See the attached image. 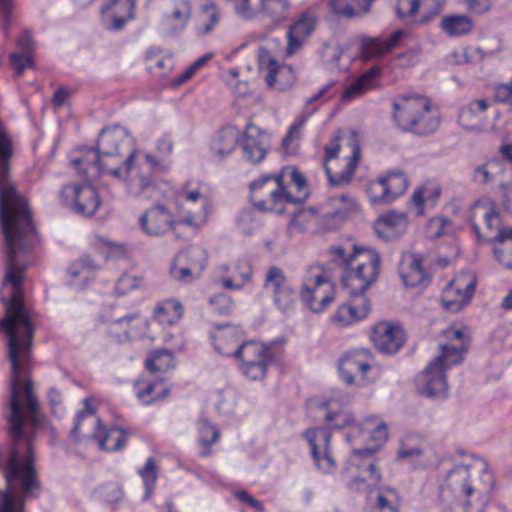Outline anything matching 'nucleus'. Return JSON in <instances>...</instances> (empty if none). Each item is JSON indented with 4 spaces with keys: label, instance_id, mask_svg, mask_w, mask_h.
Wrapping results in <instances>:
<instances>
[{
    "label": "nucleus",
    "instance_id": "7c9ffc66",
    "mask_svg": "<svg viewBox=\"0 0 512 512\" xmlns=\"http://www.w3.org/2000/svg\"><path fill=\"white\" fill-rule=\"evenodd\" d=\"M181 265L191 267L196 274H201L207 265V251L199 245H191L176 256Z\"/></svg>",
    "mask_w": 512,
    "mask_h": 512
},
{
    "label": "nucleus",
    "instance_id": "6e6d98bb",
    "mask_svg": "<svg viewBox=\"0 0 512 512\" xmlns=\"http://www.w3.org/2000/svg\"><path fill=\"white\" fill-rule=\"evenodd\" d=\"M484 219L486 223L487 229L490 231L491 235L487 236V241L493 235L498 234L501 230H508L509 227L501 226L500 215L494 208H491L490 211L484 214Z\"/></svg>",
    "mask_w": 512,
    "mask_h": 512
},
{
    "label": "nucleus",
    "instance_id": "393cba45",
    "mask_svg": "<svg viewBox=\"0 0 512 512\" xmlns=\"http://www.w3.org/2000/svg\"><path fill=\"white\" fill-rule=\"evenodd\" d=\"M489 242L495 243L493 247L494 258L505 268L512 269V227L491 236Z\"/></svg>",
    "mask_w": 512,
    "mask_h": 512
},
{
    "label": "nucleus",
    "instance_id": "c85d7f7f",
    "mask_svg": "<svg viewBox=\"0 0 512 512\" xmlns=\"http://www.w3.org/2000/svg\"><path fill=\"white\" fill-rule=\"evenodd\" d=\"M239 360L242 374L253 381L264 378L269 364L268 354H257L254 359H246L244 354H234Z\"/></svg>",
    "mask_w": 512,
    "mask_h": 512
},
{
    "label": "nucleus",
    "instance_id": "bb28decb",
    "mask_svg": "<svg viewBox=\"0 0 512 512\" xmlns=\"http://www.w3.org/2000/svg\"><path fill=\"white\" fill-rule=\"evenodd\" d=\"M240 131L234 126H225L219 130L212 142L211 149L221 157L232 153L240 140Z\"/></svg>",
    "mask_w": 512,
    "mask_h": 512
},
{
    "label": "nucleus",
    "instance_id": "ea45409f",
    "mask_svg": "<svg viewBox=\"0 0 512 512\" xmlns=\"http://www.w3.org/2000/svg\"><path fill=\"white\" fill-rule=\"evenodd\" d=\"M366 192L373 204H389L392 202L382 176L371 181L367 186Z\"/></svg>",
    "mask_w": 512,
    "mask_h": 512
},
{
    "label": "nucleus",
    "instance_id": "a878e982",
    "mask_svg": "<svg viewBox=\"0 0 512 512\" xmlns=\"http://www.w3.org/2000/svg\"><path fill=\"white\" fill-rule=\"evenodd\" d=\"M146 326V320L139 313H133L127 316L116 318L113 321L112 327H125L122 333H117V341L123 342L142 335Z\"/></svg>",
    "mask_w": 512,
    "mask_h": 512
},
{
    "label": "nucleus",
    "instance_id": "79ce46f5",
    "mask_svg": "<svg viewBox=\"0 0 512 512\" xmlns=\"http://www.w3.org/2000/svg\"><path fill=\"white\" fill-rule=\"evenodd\" d=\"M174 354H151L145 360V368L150 373L165 372L175 366Z\"/></svg>",
    "mask_w": 512,
    "mask_h": 512
},
{
    "label": "nucleus",
    "instance_id": "5701e85b",
    "mask_svg": "<svg viewBox=\"0 0 512 512\" xmlns=\"http://www.w3.org/2000/svg\"><path fill=\"white\" fill-rule=\"evenodd\" d=\"M382 69L373 66L361 74L342 94L343 101H351L376 87Z\"/></svg>",
    "mask_w": 512,
    "mask_h": 512
},
{
    "label": "nucleus",
    "instance_id": "603ef678",
    "mask_svg": "<svg viewBox=\"0 0 512 512\" xmlns=\"http://www.w3.org/2000/svg\"><path fill=\"white\" fill-rule=\"evenodd\" d=\"M381 480V473L376 467L375 463L369 462L366 465L359 467V475L355 477L353 483L370 481L371 484L375 485Z\"/></svg>",
    "mask_w": 512,
    "mask_h": 512
},
{
    "label": "nucleus",
    "instance_id": "4468645a",
    "mask_svg": "<svg viewBox=\"0 0 512 512\" xmlns=\"http://www.w3.org/2000/svg\"><path fill=\"white\" fill-rule=\"evenodd\" d=\"M259 69L266 71V84L270 88L284 90L295 81V73L291 66L280 65L264 48L258 52Z\"/></svg>",
    "mask_w": 512,
    "mask_h": 512
},
{
    "label": "nucleus",
    "instance_id": "bf43d9fd",
    "mask_svg": "<svg viewBox=\"0 0 512 512\" xmlns=\"http://www.w3.org/2000/svg\"><path fill=\"white\" fill-rule=\"evenodd\" d=\"M374 231L375 234L379 239H382L384 241H392L400 236L392 230L387 224H385L380 218L377 219V221L374 224Z\"/></svg>",
    "mask_w": 512,
    "mask_h": 512
},
{
    "label": "nucleus",
    "instance_id": "f257e3e1",
    "mask_svg": "<svg viewBox=\"0 0 512 512\" xmlns=\"http://www.w3.org/2000/svg\"><path fill=\"white\" fill-rule=\"evenodd\" d=\"M97 151L111 163L112 166L123 165L122 177L127 183L130 193L150 199L156 190L154 169L158 162L150 155H141L133 149L132 139L126 129L119 125L101 130L97 139Z\"/></svg>",
    "mask_w": 512,
    "mask_h": 512
},
{
    "label": "nucleus",
    "instance_id": "052dcab7",
    "mask_svg": "<svg viewBox=\"0 0 512 512\" xmlns=\"http://www.w3.org/2000/svg\"><path fill=\"white\" fill-rule=\"evenodd\" d=\"M343 216L344 213L339 209L329 212L322 216L321 225L326 230H334L340 225Z\"/></svg>",
    "mask_w": 512,
    "mask_h": 512
},
{
    "label": "nucleus",
    "instance_id": "4c0bfd02",
    "mask_svg": "<svg viewBox=\"0 0 512 512\" xmlns=\"http://www.w3.org/2000/svg\"><path fill=\"white\" fill-rule=\"evenodd\" d=\"M324 421L329 426V430H340L346 427L352 431L353 427L356 426L354 417L345 411H328L324 415Z\"/></svg>",
    "mask_w": 512,
    "mask_h": 512
},
{
    "label": "nucleus",
    "instance_id": "c756f323",
    "mask_svg": "<svg viewBox=\"0 0 512 512\" xmlns=\"http://www.w3.org/2000/svg\"><path fill=\"white\" fill-rule=\"evenodd\" d=\"M192 16V4L190 0H172L171 11L164 14L166 24L175 23L174 29L182 31Z\"/></svg>",
    "mask_w": 512,
    "mask_h": 512
},
{
    "label": "nucleus",
    "instance_id": "9b49d317",
    "mask_svg": "<svg viewBox=\"0 0 512 512\" xmlns=\"http://www.w3.org/2000/svg\"><path fill=\"white\" fill-rule=\"evenodd\" d=\"M476 286V278L462 273L453 279L443 291L441 303L450 312L460 311L471 299Z\"/></svg>",
    "mask_w": 512,
    "mask_h": 512
},
{
    "label": "nucleus",
    "instance_id": "1a4fd4ad",
    "mask_svg": "<svg viewBox=\"0 0 512 512\" xmlns=\"http://www.w3.org/2000/svg\"><path fill=\"white\" fill-rule=\"evenodd\" d=\"M333 284L325 278L319 268L311 267L302 284L300 296L312 312H321L333 301Z\"/></svg>",
    "mask_w": 512,
    "mask_h": 512
},
{
    "label": "nucleus",
    "instance_id": "b1692460",
    "mask_svg": "<svg viewBox=\"0 0 512 512\" xmlns=\"http://www.w3.org/2000/svg\"><path fill=\"white\" fill-rule=\"evenodd\" d=\"M351 141L353 142L352 143V146H353L352 155H351L348 163L346 164L345 168L341 172H339L337 174H333L331 172V169L327 165H325L324 169H325V173L328 177V182H329L330 186L341 187V186L348 185L354 176L355 170H356L358 162L360 160V147L357 144L355 137H352Z\"/></svg>",
    "mask_w": 512,
    "mask_h": 512
},
{
    "label": "nucleus",
    "instance_id": "9d476101",
    "mask_svg": "<svg viewBox=\"0 0 512 512\" xmlns=\"http://www.w3.org/2000/svg\"><path fill=\"white\" fill-rule=\"evenodd\" d=\"M60 199L63 205L84 217L93 216L101 204L97 190L90 184H66L60 191Z\"/></svg>",
    "mask_w": 512,
    "mask_h": 512
},
{
    "label": "nucleus",
    "instance_id": "f03ea898",
    "mask_svg": "<svg viewBox=\"0 0 512 512\" xmlns=\"http://www.w3.org/2000/svg\"><path fill=\"white\" fill-rule=\"evenodd\" d=\"M494 476L482 459L449 469L439 489L441 512H483L490 501Z\"/></svg>",
    "mask_w": 512,
    "mask_h": 512
},
{
    "label": "nucleus",
    "instance_id": "864d4df0",
    "mask_svg": "<svg viewBox=\"0 0 512 512\" xmlns=\"http://www.w3.org/2000/svg\"><path fill=\"white\" fill-rule=\"evenodd\" d=\"M487 108L488 103L485 100L480 99L473 101L468 106L463 107L460 110L459 119L462 122L472 120V118H475L485 112Z\"/></svg>",
    "mask_w": 512,
    "mask_h": 512
},
{
    "label": "nucleus",
    "instance_id": "6ab92c4d",
    "mask_svg": "<svg viewBox=\"0 0 512 512\" xmlns=\"http://www.w3.org/2000/svg\"><path fill=\"white\" fill-rule=\"evenodd\" d=\"M399 274L406 287H417L429 282L428 275L423 268V257L417 253L408 254L402 258Z\"/></svg>",
    "mask_w": 512,
    "mask_h": 512
},
{
    "label": "nucleus",
    "instance_id": "5fc2aeb1",
    "mask_svg": "<svg viewBox=\"0 0 512 512\" xmlns=\"http://www.w3.org/2000/svg\"><path fill=\"white\" fill-rule=\"evenodd\" d=\"M209 304L213 307L214 311L221 315H229L233 310V301L225 293L217 294L209 299Z\"/></svg>",
    "mask_w": 512,
    "mask_h": 512
},
{
    "label": "nucleus",
    "instance_id": "c9c22d12",
    "mask_svg": "<svg viewBox=\"0 0 512 512\" xmlns=\"http://www.w3.org/2000/svg\"><path fill=\"white\" fill-rule=\"evenodd\" d=\"M385 180L387 191L392 202L404 194L408 187V179L402 170L396 169L386 172L382 176Z\"/></svg>",
    "mask_w": 512,
    "mask_h": 512
},
{
    "label": "nucleus",
    "instance_id": "7ed1b4c3",
    "mask_svg": "<svg viewBox=\"0 0 512 512\" xmlns=\"http://www.w3.org/2000/svg\"><path fill=\"white\" fill-rule=\"evenodd\" d=\"M328 253L335 263L343 267L341 282L349 295L365 297V292L379 276L380 254L372 248L357 245L349 255L341 246L330 247Z\"/></svg>",
    "mask_w": 512,
    "mask_h": 512
},
{
    "label": "nucleus",
    "instance_id": "412c9836",
    "mask_svg": "<svg viewBox=\"0 0 512 512\" xmlns=\"http://www.w3.org/2000/svg\"><path fill=\"white\" fill-rule=\"evenodd\" d=\"M18 52H14L9 56L12 68L17 76H21L26 68L34 65V42L28 30H23L16 41Z\"/></svg>",
    "mask_w": 512,
    "mask_h": 512
},
{
    "label": "nucleus",
    "instance_id": "0e129e2a",
    "mask_svg": "<svg viewBox=\"0 0 512 512\" xmlns=\"http://www.w3.org/2000/svg\"><path fill=\"white\" fill-rule=\"evenodd\" d=\"M338 371L339 373H345V372H352V373H358L359 372V361L354 359L352 354H344L343 357L340 358L338 363Z\"/></svg>",
    "mask_w": 512,
    "mask_h": 512
},
{
    "label": "nucleus",
    "instance_id": "f704fd0d",
    "mask_svg": "<svg viewBox=\"0 0 512 512\" xmlns=\"http://www.w3.org/2000/svg\"><path fill=\"white\" fill-rule=\"evenodd\" d=\"M472 27V20L466 15H449L441 21V28L450 36L468 34Z\"/></svg>",
    "mask_w": 512,
    "mask_h": 512
},
{
    "label": "nucleus",
    "instance_id": "680f3d73",
    "mask_svg": "<svg viewBox=\"0 0 512 512\" xmlns=\"http://www.w3.org/2000/svg\"><path fill=\"white\" fill-rule=\"evenodd\" d=\"M453 338L460 340L462 343L458 346H447L440 345L441 352H467L469 350V339L465 338V334L462 330H455L453 332Z\"/></svg>",
    "mask_w": 512,
    "mask_h": 512
},
{
    "label": "nucleus",
    "instance_id": "f3484780",
    "mask_svg": "<svg viewBox=\"0 0 512 512\" xmlns=\"http://www.w3.org/2000/svg\"><path fill=\"white\" fill-rule=\"evenodd\" d=\"M371 339L380 352H398L406 343L407 335L401 325L383 321L375 325Z\"/></svg>",
    "mask_w": 512,
    "mask_h": 512
},
{
    "label": "nucleus",
    "instance_id": "72a5a7b5",
    "mask_svg": "<svg viewBox=\"0 0 512 512\" xmlns=\"http://www.w3.org/2000/svg\"><path fill=\"white\" fill-rule=\"evenodd\" d=\"M501 162L497 159L488 160L477 165L472 173V181L477 185L486 186L493 183L502 172Z\"/></svg>",
    "mask_w": 512,
    "mask_h": 512
},
{
    "label": "nucleus",
    "instance_id": "37998d69",
    "mask_svg": "<svg viewBox=\"0 0 512 512\" xmlns=\"http://www.w3.org/2000/svg\"><path fill=\"white\" fill-rule=\"evenodd\" d=\"M95 496L100 500L113 504L122 499L123 491L117 483L109 482L97 487Z\"/></svg>",
    "mask_w": 512,
    "mask_h": 512
},
{
    "label": "nucleus",
    "instance_id": "3c124183",
    "mask_svg": "<svg viewBox=\"0 0 512 512\" xmlns=\"http://www.w3.org/2000/svg\"><path fill=\"white\" fill-rule=\"evenodd\" d=\"M274 302L282 312H288L294 305L296 299L295 291L288 285L273 294Z\"/></svg>",
    "mask_w": 512,
    "mask_h": 512
},
{
    "label": "nucleus",
    "instance_id": "39448f33",
    "mask_svg": "<svg viewBox=\"0 0 512 512\" xmlns=\"http://www.w3.org/2000/svg\"><path fill=\"white\" fill-rule=\"evenodd\" d=\"M289 177L291 182L295 184L299 192L303 191L307 187V181L303 173H301L294 166L283 167L279 174L275 175H263L260 178L252 181L249 185L250 199L253 206L258 210H266V200L259 195V192L267 184H272V180L276 182L275 189H269L268 195L271 197L274 203H301L307 198L308 193L305 192L302 198H295L284 185V178Z\"/></svg>",
    "mask_w": 512,
    "mask_h": 512
},
{
    "label": "nucleus",
    "instance_id": "aec40b11",
    "mask_svg": "<svg viewBox=\"0 0 512 512\" xmlns=\"http://www.w3.org/2000/svg\"><path fill=\"white\" fill-rule=\"evenodd\" d=\"M350 297V302L339 306L332 317L333 322L340 327L365 318L370 311V301L366 297L355 295H350Z\"/></svg>",
    "mask_w": 512,
    "mask_h": 512
},
{
    "label": "nucleus",
    "instance_id": "473e14b6",
    "mask_svg": "<svg viewBox=\"0 0 512 512\" xmlns=\"http://www.w3.org/2000/svg\"><path fill=\"white\" fill-rule=\"evenodd\" d=\"M220 431L207 419L201 418L198 421V443L202 446L201 457H208L212 454L211 446L220 438Z\"/></svg>",
    "mask_w": 512,
    "mask_h": 512
},
{
    "label": "nucleus",
    "instance_id": "f8f14e48",
    "mask_svg": "<svg viewBox=\"0 0 512 512\" xmlns=\"http://www.w3.org/2000/svg\"><path fill=\"white\" fill-rule=\"evenodd\" d=\"M303 436L310 446L317 467L325 473L330 472L336 465L330 450L331 431L325 427H314L307 429Z\"/></svg>",
    "mask_w": 512,
    "mask_h": 512
},
{
    "label": "nucleus",
    "instance_id": "774afa93",
    "mask_svg": "<svg viewBox=\"0 0 512 512\" xmlns=\"http://www.w3.org/2000/svg\"><path fill=\"white\" fill-rule=\"evenodd\" d=\"M503 207L512 215V183H501Z\"/></svg>",
    "mask_w": 512,
    "mask_h": 512
},
{
    "label": "nucleus",
    "instance_id": "2f4dec72",
    "mask_svg": "<svg viewBox=\"0 0 512 512\" xmlns=\"http://www.w3.org/2000/svg\"><path fill=\"white\" fill-rule=\"evenodd\" d=\"M183 316V306L180 302L169 299L157 304L154 309L153 317L163 325H173Z\"/></svg>",
    "mask_w": 512,
    "mask_h": 512
},
{
    "label": "nucleus",
    "instance_id": "09e8293b",
    "mask_svg": "<svg viewBox=\"0 0 512 512\" xmlns=\"http://www.w3.org/2000/svg\"><path fill=\"white\" fill-rule=\"evenodd\" d=\"M139 475L143 480L146 496H148L153 490L158 476L157 466L154 458L150 457L147 459L144 467L139 470Z\"/></svg>",
    "mask_w": 512,
    "mask_h": 512
},
{
    "label": "nucleus",
    "instance_id": "e433bc0d",
    "mask_svg": "<svg viewBox=\"0 0 512 512\" xmlns=\"http://www.w3.org/2000/svg\"><path fill=\"white\" fill-rule=\"evenodd\" d=\"M400 497L397 491L390 487H382L378 490L375 509L379 512H398Z\"/></svg>",
    "mask_w": 512,
    "mask_h": 512
},
{
    "label": "nucleus",
    "instance_id": "e2e57ef3",
    "mask_svg": "<svg viewBox=\"0 0 512 512\" xmlns=\"http://www.w3.org/2000/svg\"><path fill=\"white\" fill-rule=\"evenodd\" d=\"M450 222L442 217H435L430 220L428 226L429 237L433 239L440 238L444 235V227Z\"/></svg>",
    "mask_w": 512,
    "mask_h": 512
},
{
    "label": "nucleus",
    "instance_id": "13d9d810",
    "mask_svg": "<svg viewBox=\"0 0 512 512\" xmlns=\"http://www.w3.org/2000/svg\"><path fill=\"white\" fill-rule=\"evenodd\" d=\"M211 58V55H204L197 59L193 64H191L186 70L181 74V76L175 81L176 85H180L187 80H189L197 70H199L206 62Z\"/></svg>",
    "mask_w": 512,
    "mask_h": 512
},
{
    "label": "nucleus",
    "instance_id": "dca6fc26",
    "mask_svg": "<svg viewBox=\"0 0 512 512\" xmlns=\"http://www.w3.org/2000/svg\"><path fill=\"white\" fill-rule=\"evenodd\" d=\"M74 167L86 178H95L101 174H109L115 178L122 177V170L118 166H112L111 163L95 148H89L85 154L72 161Z\"/></svg>",
    "mask_w": 512,
    "mask_h": 512
},
{
    "label": "nucleus",
    "instance_id": "a211bd4d",
    "mask_svg": "<svg viewBox=\"0 0 512 512\" xmlns=\"http://www.w3.org/2000/svg\"><path fill=\"white\" fill-rule=\"evenodd\" d=\"M269 147L268 135L253 123L247 124L241 143L243 158L251 164H258L265 158Z\"/></svg>",
    "mask_w": 512,
    "mask_h": 512
},
{
    "label": "nucleus",
    "instance_id": "c03bdc74",
    "mask_svg": "<svg viewBox=\"0 0 512 512\" xmlns=\"http://www.w3.org/2000/svg\"><path fill=\"white\" fill-rule=\"evenodd\" d=\"M288 285L289 284L282 269L277 266H271L265 277V288L271 289L273 294H275Z\"/></svg>",
    "mask_w": 512,
    "mask_h": 512
},
{
    "label": "nucleus",
    "instance_id": "de8ad7c7",
    "mask_svg": "<svg viewBox=\"0 0 512 512\" xmlns=\"http://www.w3.org/2000/svg\"><path fill=\"white\" fill-rule=\"evenodd\" d=\"M201 12L206 14L208 17V22L202 27V34L207 35L212 32L215 26L218 25L220 21V10L217 8L213 0H206V2L201 6Z\"/></svg>",
    "mask_w": 512,
    "mask_h": 512
},
{
    "label": "nucleus",
    "instance_id": "69168bd1",
    "mask_svg": "<svg viewBox=\"0 0 512 512\" xmlns=\"http://www.w3.org/2000/svg\"><path fill=\"white\" fill-rule=\"evenodd\" d=\"M495 99L498 102L512 105V82L496 86Z\"/></svg>",
    "mask_w": 512,
    "mask_h": 512
},
{
    "label": "nucleus",
    "instance_id": "4be33fe9",
    "mask_svg": "<svg viewBox=\"0 0 512 512\" xmlns=\"http://www.w3.org/2000/svg\"><path fill=\"white\" fill-rule=\"evenodd\" d=\"M316 19L311 13H303L302 16L290 26L287 33L288 47L287 54L291 55L300 49L304 41L315 29Z\"/></svg>",
    "mask_w": 512,
    "mask_h": 512
},
{
    "label": "nucleus",
    "instance_id": "338daca9",
    "mask_svg": "<svg viewBox=\"0 0 512 512\" xmlns=\"http://www.w3.org/2000/svg\"><path fill=\"white\" fill-rule=\"evenodd\" d=\"M138 287V281L136 278L130 275H122L116 284V291L120 294H125L129 290L135 289Z\"/></svg>",
    "mask_w": 512,
    "mask_h": 512
},
{
    "label": "nucleus",
    "instance_id": "6e6552de",
    "mask_svg": "<svg viewBox=\"0 0 512 512\" xmlns=\"http://www.w3.org/2000/svg\"><path fill=\"white\" fill-rule=\"evenodd\" d=\"M84 408L75 417L74 425L70 431L72 437H76L80 431L81 424L90 421L96 426L91 436L98 441L99 448L104 451L114 452L122 449L127 442L128 435L117 426L106 429L100 419L94 415V410L89 405L88 399L84 400Z\"/></svg>",
    "mask_w": 512,
    "mask_h": 512
},
{
    "label": "nucleus",
    "instance_id": "423d86ee",
    "mask_svg": "<svg viewBox=\"0 0 512 512\" xmlns=\"http://www.w3.org/2000/svg\"><path fill=\"white\" fill-rule=\"evenodd\" d=\"M464 361V354H439L417 375V392L427 398H445L448 391L446 372Z\"/></svg>",
    "mask_w": 512,
    "mask_h": 512
},
{
    "label": "nucleus",
    "instance_id": "ddd939ff",
    "mask_svg": "<svg viewBox=\"0 0 512 512\" xmlns=\"http://www.w3.org/2000/svg\"><path fill=\"white\" fill-rule=\"evenodd\" d=\"M396 458L416 470L427 469L437 461L433 449L423 441L418 442L413 437H406L401 441Z\"/></svg>",
    "mask_w": 512,
    "mask_h": 512
},
{
    "label": "nucleus",
    "instance_id": "2eb2a0df",
    "mask_svg": "<svg viewBox=\"0 0 512 512\" xmlns=\"http://www.w3.org/2000/svg\"><path fill=\"white\" fill-rule=\"evenodd\" d=\"M174 215L165 205L156 203L139 218L141 230L150 237H160L174 227Z\"/></svg>",
    "mask_w": 512,
    "mask_h": 512
},
{
    "label": "nucleus",
    "instance_id": "20e7f679",
    "mask_svg": "<svg viewBox=\"0 0 512 512\" xmlns=\"http://www.w3.org/2000/svg\"><path fill=\"white\" fill-rule=\"evenodd\" d=\"M393 121L403 132L416 136L434 133L440 124L439 112L430 99L421 95L401 94L393 99Z\"/></svg>",
    "mask_w": 512,
    "mask_h": 512
},
{
    "label": "nucleus",
    "instance_id": "4d7b16f0",
    "mask_svg": "<svg viewBox=\"0 0 512 512\" xmlns=\"http://www.w3.org/2000/svg\"><path fill=\"white\" fill-rule=\"evenodd\" d=\"M420 0H398L396 13L399 18L414 16L419 9Z\"/></svg>",
    "mask_w": 512,
    "mask_h": 512
},
{
    "label": "nucleus",
    "instance_id": "58836bf2",
    "mask_svg": "<svg viewBox=\"0 0 512 512\" xmlns=\"http://www.w3.org/2000/svg\"><path fill=\"white\" fill-rule=\"evenodd\" d=\"M135 0H109L101 9L103 20L110 14L126 15L128 18H134Z\"/></svg>",
    "mask_w": 512,
    "mask_h": 512
},
{
    "label": "nucleus",
    "instance_id": "8fccbe9b",
    "mask_svg": "<svg viewBox=\"0 0 512 512\" xmlns=\"http://www.w3.org/2000/svg\"><path fill=\"white\" fill-rule=\"evenodd\" d=\"M379 218L392 230L397 232L399 236L406 230L408 225L407 216L404 213L390 211L381 215Z\"/></svg>",
    "mask_w": 512,
    "mask_h": 512
},
{
    "label": "nucleus",
    "instance_id": "49530a36",
    "mask_svg": "<svg viewBox=\"0 0 512 512\" xmlns=\"http://www.w3.org/2000/svg\"><path fill=\"white\" fill-rule=\"evenodd\" d=\"M286 344L285 337H278L270 341L269 343H263L258 340H249L241 342L235 349L234 352H243L248 345H255L256 348L262 349L260 352H271L273 350H282Z\"/></svg>",
    "mask_w": 512,
    "mask_h": 512
},
{
    "label": "nucleus",
    "instance_id": "a19ab883",
    "mask_svg": "<svg viewBox=\"0 0 512 512\" xmlns=\"http://www.w3.org/2000/svg\"><path fill=\"white\" fill-rule=\"evenodd\" d=\"M361 56L365 61L379 58L387 53L383 41L378 38L366 37L361 40Z\"/></svg>",
    "mask_w": 512,
    "mask_h": 512
},
{
    "label": "nucleus",
    "instance_id": "0eeeda50",
    "mask_svg": "<svg viewBox=\"0 0 512 512\" xmlns=\"http://www.w3.org/2000/svg\"><path fill=\"white\" fill-rule=\"evenodd\" d=\"M388 439V428L377 417H368L363 424H357L346 435L347 442L353 447V453L360 457H370L376 453Z\"/></svg>",
    "mask_w": 512,
    "mask_h": 512
},
{
    "label": "nucleus",
    "instance_id": "cd10ccee",
    "mask_svg": "<svg viewBox=\"0 0 512 512\" xmlns=\"http://www.w3.org/2000/svg\"><path fill=\"white\" fill-rule=\"evenodd\" d=\"M374 0H331V10L346 18H356L367 14L370 11Z\"/></svg>",
    "mask_w": 512,
    "mask_h": 512
},
{
    "label": "nucleus",
    "instance_id": "a18cd8bd",
    "mask_svg": "<svg viewBox=\"0 0 512 512\" xmlns=\"http://www.w3.org/2000/svg\"><path fill=\"white\" fill-rule=\"evenodd\" d=\"M170 275L173 279L183 282L190 283L193 280L200 277L201 274H196V272L186 265H181L180 260L176 257L173 260V263L170 266Z\"/></svg>",
    "mask_w": 512,
    "mask_h": 512
}]
</instances>
